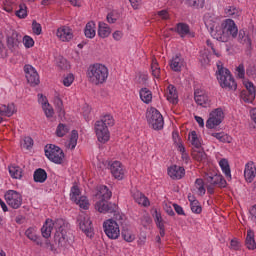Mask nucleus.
I'll return each instance as SVG.
<instances>
[{"label": "nucleus", "instance_id": "obj_31", "mask_svg": "<svg viewBox=\"0 0 256 256\" xmlns=\"http://www.w3.org/2000/svg\"><path fill=\"white\" fill-rule=\"evenodd\" d=\"M224 13L226 17H232V19H237V17L241 16V9L237 8V6H228L225 8Z\"/></svg>", "mask_w": 256, "mask_h": 256}, {"label": "nucleus", "instance_id": "obj_2", "mask_svg": "<svg viewBox=\"0 0 256 256\" xmlns=\"http://www.w3.org/2000/svg\"><path fill=\"white\" fill-rule=\"evenodd\" d=\"M88 81L93 85H101L109 77V69L103 64H94L89 66L87 72Z\"/></svg>", "mask_w": 256, "mask_h": 256}, {"label": "nucleus", "instance_id": "obj_20", "mask_svg": "<svg viewBox=\"0 0 256 256\" xmlns=\"http://www.w3.org/2000/svg\"><path fill=\"white\" fill-rule=\"evenodd\" d=\"M244 177L247 183H253L256 177V168L253 162H248L245 166Z\"/></svg>", "mask_w": 256, "mask_h": 256}, {"label": "nucleus", "instance_id": "obj_60", "mask_svg": "<svg viewBox=\"0 0 256 256\" xmlns=\"http://www.w3.org/2000/svg\"><path fill=\"white\" fill-rule=\"evenodd\" d=\"M36 245H38L39 247H43L44 249H49V251H55V246L51 244V241L49 240H45L44 243L41 240V244H36Z\"/></svg>", "mask_w": 256, "mask_h": 256}, {"label": "nucleus", "instance_id": "obj_18", "mask_svg": "<svg viewBox=\"0 0 256 256\" xmlns=\"http://www.w3.org/2000/svg\"><path fill=\"white\" fill-rule=\"evenodd\" d=\"M168 175L171 177V179H183V177H185V168L173 165L168 168Z\"/></svg>", "mask_w": 256, "mask_h": 256}, {"label": "nucleus", "instance_id": "obj_8", "mask_svg": "<svg viewBox=\"0 0 256 256\" xmlns=\"http://www.w3.org/2000/svg\"><path fill=\"white\" fill-rule=\"evenodd\" d=\"M104 233L109 239H119L121 235V230L119 229V224L113 219H108L103 223Z\"/></svg>", "mask_w": 256, "mask_h": 256}, {"label": "nucleus", "instance_id": "obj_36", "mask_svg": "<svg viewBox=\"0 0 256 256\" xmlns=\"http://www.w3.org/2000/svg\"><path fill=\"white\" fill-rule=\"evenodd\" d=\"M9 173L12 179H21L23 177V169L19 166H9Z\"/></svg>", "mask_w": 256, "mask_h": 256}, {"label": "nucleus", "instance_id": "obj_32", "mask_svg": "<svg viewBox=\"0 0 256 256\" xmlns=\"http://www.w3.org/2000/svg\"><path fill=\"white\" fill-rule=\"evenodd\" d=\"M14 113H15V104L13 103L8 105H2L0 107V115L4 117H12Z\"/></svg>", "mask_w": 256, "mask_h": 256}, {"label": "nucleus", "instance_id": "obj_33", "mask_svg": "<svg viewBox=\"0 0 256 256\" xmlns=\"http://www.w3.org/2000/svg\"><path fill=\"white\" fill-rule=\"evenodd\" d=\"M25 235L30 241H33L36 245H41V238L37 236V233L35 232L34 228H28L25 231Z\"/></svg>", "mask_w": 256, "mask_h": 256}, {"label": "nucleus", "instance_id": "obj_45", "mask_svg": "<svg viewBox=\"0 0 256 256\" xmlns=\"http://www.w3.org/2000/svg\"><path fill=\"white\" fill-rule=\"evenodd\" d=\"M68 133H69V126H67L63 123H60L57 126V129H56L57 137H65V135H67Z\"/></svg>", "mask_w": 256, "mask_h": 256}, {"label": "nucleus", "instance_id": "obj_13", "mask_svg": "<svg viewBox=\"0 0 256 256\" xmlns=\"http://www.w3.org/2000/svg\"><path fill=\"white\" fill-rule=\"evenodd\" d=\"M21 39H23V37L15 30H12L11 33L7 35V47L10 51H12V53L19 51Z\"/></svg>", "mask_w": 256, "mask_h": 256}, {"label": "nucleus", "instance_id": "obj_49", "mask_svg": "<svg viewBox=\"0 0 256 256\" xmlns=\"http://www.w3.org/2000/svg\"><path fill=\"white\" fill-rule=\"evenodd\" d=\"M195 187H196V189H198L200 195H205V193H206L205 180L203 181V179H201V178L196 179Z\"/></svg>", "mask_w": 256, "mask_h": 256}, {"label": "nucleus", "instance_id": "obj_57", "mask_svg": "<svg viewBox=\"0 0 256 256\" xmlns=\"http://www.w3.org/2000/svg\"><path fill=\"white\" fill-rule=\"evenodd\" d=\"M73 81H75V76H73V74H68L63 79V85L65 87H71V85L73 84Z\"/></svg>", "mask_w": 256, "mask_h": 256}, {"label": "nucleus", "instance_id": "obj_24", "mask_svg": "<svg viewBox=\"0 0 256 256\" xmlns=\"http://www.w3.org/2000/svg\"><path fill=\"white\" fill-rule=\"evenodd\" d=\"M245 246L250 251H255V249H256L255 232H253V230H251V229L247 230Z\"/></svg>", "mask_w": 256, "mask_h": 256}, {"label": "nucleus", "instance_id": "obj_23", "mask_svg": "<svg viewBox=\"0 0 256 256\" xmlns=\"http://www.w3.org/2000/svg\"><path fill=\"white\" fill-rule=\"evenodd\" d=\"M113 196V193L105 185H100L97 188L96 197H99L101 200H109Z\"/></svg>", "mask_w": 256, "mask_h": 256}, {"label": "nucleus", "instance_id": "obj_42", "mask_svg": "<svg viewBox=\"0 0 256 256\" xmlns=\"http://www.w3.org/2000/svg\"><path fill=\"white\" fill-rule=\"evenodd\" d=\"M212 137H215L220 141V143H231L232 138L225 134V132H220V133H212Z\"/></svg>", "mask_w": 256, "mask_h": 256}, {"label": "nucleus", "instance_id": "obj_64", "mask_svg": "<svg viewBox=\"0 0 256 256\" xmlns=\"http://www.w3.org/2000/svg\"><path fill=\"white\" fill-rule=\"evenodd\" d=\"M249 213L251 215L252 221H255L256 223V204L250 208Z\"/></svg>", "mask_w": 256, "mask_h": 256}, {"label": "nucleus", "instance_id": "obj_44", "mask_svg": "<svg viewBox=\"0 0 256 256\" xmlns=\"http://www.w3.org/2000/svg\"><path fill=\"white\" fill-rule=\"evenodd\" d=\"M121 236L127 243H133L135 241V236L129 229H122Z\"/></svg>", "mask_w": 256, "mask_h": 256}, {"label": "nucleus", "instance_id": "obj_3", "mask_svg": "<svg viewBox=\"0 0 256 256\" xmlns=\"http://www.w3.org/2000/svg\"><path fill=\"white\" fill-rule=\"evenodd\" d=\"M53 228L56 230L54 235V243L58 247H66L69 241V236L67 235V225H65V220L59 218L54 222L52 221Z\"/></svg>", "mask_w": 256, "mask_h": 256}, {"label": "nucleus", "instance_id": "obj_7", "mask_svg": "<svg viewBox=\"0 0 256 256\" xmlns=\"http://www.w3.org/2000/svg\"><path fill=\"white\" fill-rule=\"evenodd\" d=\"M45 156L49 161H52V163H55L56 165L63 164V159H65V153L63 150L54 144L46 145Z\"/></svg>", "mask_w": 256, "mask_h": 256}, {"label": "nucleus", "instance_id": "obj_4", "mask_svg": "<svg viewBox=\"0 0 256 256\" xmlns=\"http://www.w3.org/2000/svg\"><path fill=\"white\" fill-rule=\"evenodd\" d=\"M217 79L222 89L237 91V82H235V78H233L229 69L218 66Z\"/></svg>", "mask_w": 256, "mask_h": 256}, {"label": "nucleus", "instance_id": "obj_25", "mask_svg": "<svg viewBox=\"0 0 256 256\" xmlns=\"http://www.w3.org/2000/svg\"><path fill=\"white\" fill-rule=\"evenodd\" d=\"M51 231H53V220L46 219L41 228L42 237H44V239H49V237H51Z\"/></svg>", "mask_w": 256, "mask_h": 256}, {"label": "nucleus", "instance_id": "obj_59", "mask_svg": "<svg viewBox=\"0 0 256 256\" xmlns=\"http://www.w3.org/2000/svg\"><path fill=\"white\" fill-rule=\"evenodd\" d=\"M23 43L27 49H31V47H33V45H35V41L30 36H24Z\"/></svg>", "mask_w": 256, "mask_h": 256}, {"label": "nucleus", "instance_id": "obj_22", "mask_svg": "<svg viewBox=\"0 0 256 256\" xmlns=\"http://www.w3.org/2000/svg\"><path fill=\"white\" fill-rule=\"evenodd\" d=\"M183 67V57L181 54H176L170 61V68L176 73L181 72Z\"/></svg>", "mask_w": 256, "mask_h": 256}, {"label": "nucleus", "instance_id": "obj_28", "mask_svg": "<svg viewBox=\"0 0 256 256\" xmlns=\"http://www.w3.org/2000/svg\"><path fill=\"white\" fill-rule=\"evenodd\" d=\"M33 179L35 183H45L47 181V171L43 168H38L34 171Z\"/></svg>", "mask_w": 256, "mask_h": 256}, {"label": "nucleus", "instance_id": "obj_9", "mask_svg": "<svg viewBox=\"0 0 256 256\" xmlns=\"http://www.w3.org/2000/svg\"><path fill=\"white\" fill-rule=\"evenodd\" d=\"M223 119H225V114L223 113V109L217 108L213 110L209 114V118L206 121L207 129H215V127H219V125L223 123Z\"/></svg>", "mask_w": 256, "mask_h": 256}, {"label": "nucleus", "instance_id": "obj_61", "mask_svg": "<svg viewBox=\"0 0 256 256\" xmlns=\"http://www.w3.org/2000/svg\"><path fill=\"white\" fill-rule=\"evenodd\" d=\"M239 79H245V66L243 64H239L236 68Z\"/></svg>", "mask_w": 256, "mask_h": 256}, {"label": "nucleus", "instance_id": "obj_62", "mask_svg": "<svg viewBox=\"0 0 256 256\" xmlns=\"http://www.w3.org/2000/svg\"><path fill=\"white\" fill-rule=\"evenodd\" d=\"M54 103L57 107V110L61 113V111H63V100H61L59 96H56L54 98Z\"/></svg>", "mask_w": 256, "mask_h": 256}, {"label": "nucleus", "instance_id": "obj_52", "mask_svg": "<svg viewBox=\"0 0 256 256\" xmlns=\"http://www.w3.org/2000/svg\"><path fill=\"white\" fill-rule=\"evenodd\" d=\"M246 75L250 79H256V67L254 64H250L246 69Z\"/></svg>", "mask_w": 256, "mask_h": 256}, {"label": "nucleus", "instance_id": "obj_17", "mask_svg": "<svg viewBox=\"0 0 256 256\" xmlns=\"http://www.w3.org/2000/svg\"><path fill=\"white\" fill-rule=\"evenodd\" d=\"M194 100L196 101L197 105H200L201 107H207L211 103L209 96H207V94H205V92L202 90H196L194 92Z\"/></svg>", "mask_w": 256, "mask_h": 256}, {"label": "nucleus", "instance_id": "obj_43", "mask_svg": "<svg viewBox=\"0 0 256 256\" xmlns=\"http://www.w3.org/2000/svg\"><path fill=\"white\" fill-rule=\"evenodd\" d=\"M219 165L226 177H231V168L229 167V161L223 158L220 160Z\"/></svg>", "mask_w": 256, "mask_h": 256}, {"label": "nucleus", "instance_id": "obj_48", "mask_svg": "<svg viewBox=\"0 0 256 256\" xmlns=\"http://www.w3.org/2000/svg\"><path fill=\"white\" fill-rule=\"evenodd\" d=\"M153 217H154V221L156 223V226L158 228L165 226V221H163V217L161 216V212L155 210L154 214H153Z\"/></svg>", "mask_w": 256, "mask_h": 256}, {"label": "nucleus", "instance_id": "obj_46", "mask_svg": "<svg viewBox=\"0 0 256 256\" xmlns=\"http://www.w3.org/2000/svg\"><path fill=\"white\" fill-rule=\"evenodd\" d=\"M76 205H79L80 209H89V200H87V197L81 196L77 199V201H74Z\"/></svg>", "mask_w": 256, "mask_h": 256}, {"label": "nucleus", "instance_id": "obj_10", "mask_svg": "<svg viewBox=\"0 0 256 256\" xmlns=\"http://www.w3.org/2000/svg\"><path fill=\"white\" fill-rule=\"evenodd\" d=\"M4 197L7 205L12 209H19L23 205V196L15 190H8Z\"/></svg>", "mask_w": 256, "mask_h": 256}, {"label": "nucleus", "instance_id": "obj_21", "mask_svg": "<svg viewBox=\"0 0 256 256\" xmlns=\"http://www.w3.org/2000/svg\"><path fill=\"white\" fill-rule=\"evenodd\" d=\"M80 229L87 235L88 237H93V223L89 218H83L80 223Z\"/></svg>", "mask_w": 256, "mask_h": 256}, {"label": "nucleus", "instance_id": "obj_27", "mask_svg": "<svg viewBox=\"0 0 256 256\" xmlns=\"http://www.w3.org/2000/svg\"><path fill=\"white\" fill-rule=\"evenodd\" d=\"M98 35L101 39H107L111 35V28L105 22H99L98 24Z\"/></svg>", "mask_w": 256, "mask_h": 256}, {"label": "nucleus", "instance_id": "obj_47", "mask_svg": "<svg viewBox=\"0 0 256 256\" xmlns=\"http://www.w3.org/2000/svg\"><path fill=\"white\" fill-rule=\"evenodd\" d=\"M81 196V190L79 189V186L74 185L71 188V193H70V199L71 201H77L79 197Z\"/></svg>", "mask_w": 256, "mask_h": 256}, {"label": "nucleus", "instance_id": "obj_26", "mask_svg": "<svg viewBox=\"0 0 256 256\" xmlns=\"http://www.w3.org/2000/svg\"><path fill=\"white\" fill-rule=\"evenodd\" d=\"M192 158L198 161V163H205L207 162V153H205L203 148L192 150Z\"/></svg>", "mask_w": 256, "mask_h": 256}, {"label": "nucleus", "instance_id": "obj_1", "mask_svg": "<svg viewBox=\"0 0 256 256\" xmlns=\"http://www.w3.org/2000/svg\"><path fill=\"white\" fill-rule=\"evenodd\" d=\"M113 125H115V119L110 114L102 116L100 120L95 122L94 129L100 143L109 141L111 137L109 127H113Z\"/></svg>", "mask_w": 256, "mask_h": 256}, {"label": "nucleus", "instance_id": "obj_14", "mask_svg": "<svg viewBox=\"0 0 256 256\" xmlns=\"http://www.w3.org/2000/svg\"><path fill=\"white\" fill-rule=\"evenodd\" d=\"M24 73L25 77L27 79V82L31 87H37L41 81L39 80V73H37V70H35L34 67H32L29 64H26L24 66Z\"/></svg>", "mask_w": 256, "mask_h": 256}, {"label": "nucleus", "instance_id": "obj_53", "mask_svg": "<svg viewBox=\"0 0 256 256\" xmlns=\"http://www.w3.org/2000/svg\"><path fill=\"white\" fill-rule=\"evenodd\" d=\"M246 92L250 93V99H253V94L256 95V88L255 85H253V82H246L245 83Z\"/></svg>", "mask_w": 256, "mask_h": 256}, {"label": "nucleus", "instance_id": "obj_56", "mask_svg": "<svg viewBox=\"0 0 256 256\" xmlns=\"http://www.w3.org/2000/svg\"><path fill=\"white\" fill-rule=\"evenodd\" d=\"M46 117H53L55 115V111L53 110V107H51V104H46L42 107Z\"/></svg>", "mask_w": 256, "mask_h": 256}, {"label": "nucleus", "instance_id": "obj_5", "mask_svg": "<svg viewBox=\"0 0 256 256\" xmlns=\"http://www.w3.org/2000/svg\"><path fill=\"white\" fill-rule=\"evenodd\" d=\"M205 186L209 195L215 194V189H225L227 187V180L221 174H215L209 176L208 174L204 177Z\"/></svg>", "mask_w": 256, "mask_h": 256}, {"label": "nucleus", "instance_id": "obj_16", "mask_svg": "<svg viewBox=\"0 0 256 256\" xmlns=\"http://www.w3.org/2000/svg\"><path fill=\"white\" fill-rule=\"evenodd\" d=\"M110 171L115 179L121 181L125 177V170H123V165L119 161H114L110 165Z\"/></svg>", "mask_w": 256, "mask_h": 256}, {"label": "nucleus", "instance_id": "obj_30", "mask_svg": "<svg viewBox=\"0 0 256 256\" xmlns=\"http://www.w3.org/2000/svg\"><path fill=\"white\" fill-rule=\"evenodd\" d=\"M168 95L167 99L169 103H172V105H177L179 103V96L177 95V89L173 85L168 86Z\"/></svg>", "mask_w": 256, "mask_h": 256}, {"label": "nucleus", "instance_id": "obj_58", "mask_svg": "<svg viewBox=\"0 0 256 256\" xmlns=\"http://www.w3.org/2000/svg\"><path fill=\"white\" fill-rule=\"evenodd\" d=\"M136 203H138V205H142L143 207H149L150 205L149 198L144 196V194H142L141 197L137 199Z\"/></svg>", "mask_w": 256, "mask_h": 256}, {"label": "nucleus", "instance_id": "obj_50", "mask_svg": "<svg viewBox=\"0 0 256 256\" xmlns=\"http://www.w3.org/2000/svg\"><path fill=\"white\" fill-rule=\"evenodd\" d=\"M15 14L16 17H19V19H25V17H27V6L25 4H20L19 9Z\"/></svg>", "mask_w": 256, "mask_h": 256}, {"label": "nucleus", "instance_id": "obj_15", "mask_svg": "<svg viewBox=\"0 0 256 256\" xmlns=\"http://www.w3.org/2000/svg\"><path fill=\"white\" fill-rule=\"evenodd\" d=\"M171 31L177 33L182 39L185 37H195V32H191L189 24L179 22L174 28H171Z\"/></svg>", "mask_w": 256, "mask_h": 256}, {"label": "nucleus", "instance_id": "obj_12", "mask_svg": "<svg viewBox=\"0 0 256 256\" xmlns=\"http://www.w3.org/2000/svg\"><path fill=\"white\" fill-rule=\"evenodd\" d=\"M95 209L99 213H117L119 207L117 204L109 202V200H100L95 204Z\"/></svg>", "mask_w": 256, "mask_h": 256}, {"label": "nucleus", "instance_id": "obj_51", "mask_svg": "<svg viewBox=\"0 0 256 256\" xmlns=\"http://www.w3.org/2000/svg\"><path fill=\"white\" fill-rule=\"evenodd\" d=\"M255 95L256 94H253V97L251 99V92H247V91L243 90L241 92V99H243V101L245 103H253V101H255Z\"/></svg>", "mask_w": 256, "mask_h": 256}, {"label": "nucleus", "instance_id": "obj_35", "mask_svg": "<svg viewBox=\"0 0 256 256\" xmlns=\"http://www.w3.org/2000/svg\"><path fill=\"white\" fill-rule=\"evenodd\" d=\"M189 140H190L191 144L193 145L192 150L203 149L201 147V140H199V137L197 136L196 131H192L189 134Z\"/></svg>", "mask_w": 256, "mask_h": 256}, {"label": "nucleus", "instance_id": "obj_38", "mask_svg": "<svg viewBox=\"0 0 256 256\" xmlns=\"http://www.w3.org/2000/svg\"><path fill=\"white\" fill-rule=\"evenodd\" d=\"M188 7L192 9H203L205 7V0H184Z\"/></svg>", "mask_w": 256, "mask_h": 256}, {"label": "nucleus", "instance_id": "obj_54", "mask_svg": "<svg viewBox=\"0 0 256 256\" xmlns=\"http://www.w3.org/2000/svg\"><path fill=\"white\" fill-rule=\"evenodd\" d=\"M32 31H33L34 35H41V33H43V28L41 27V24H39L37 21L33 20Z\"/></svg>", "mask_w": 256, "mask_h": 256}, {"label": "nucleus", "instance_id": "obj_40", "mask_svg": "<svg viewBox=\"0 0 256 256\" xmlns=\"http://www.w3.org/2000/svg\"><path fill=\"white\" fill-rule=\"evenodd\" d=\"M77 139H79V133L77 130H72L70 140L67 144L68 149H75L77 147Z\"/></svg>", "mask_w": 256, "mask_h": 256}, {"label": "nucleus", "instance_id": "obj_37", "mask_svg": "<svg viewBox=\"0 0 256 256\" xmlns=\"http://www.w3.org/2000/svg\"><path fill=\"white\" fill-rule=\"evenodd\" d=\"M216 41H220L221 43H227L229 41V38L227 37V34H225V31L223 30V27L220 25L219 27H216Z\"/></svg>", "mask_w": 256, "mask_h": 256}, {"label": "nucleus", "instance_id": "obj_63", "mask_svg": "<svg viewBox=\"0 0 256 256\" xmlns=\"http://www.w3.org/2000/svg\"><path fill=\"white\" fill-rule=\"evenodd\" d=\"M23 147L25 149H30V147H33V138L27 136L24 138Z\"/></svg>", "mask_w": 256, "mask_h": 256}, {"label": "nucleus", "instance_id": "obj_29", "mask_svg": "<svg viewBox=\"0 0 256 256\" xmlns=\"http://www.w3.org/2000/svg\"><path fill=\"white\" fill-rule=\"evenodd\" d=\"M96 25L95 22L90 21L86 24L85 29H84V35L87 37V39H93L96 35Z\"/></svg>", "mask_w": 256, "mask_h": 256}, {"label": "nucleus", "instance_id": "obj_34", "mask_svg": "<svg viewBox=\"0 0 256 256\" xmlns=\"http://www.w3.org/2000/svg\"><path fill=\"white\" fill-rule=\"evenodd\" d=\"M140 98L143 103L149 104L151 103V101H153V94L151 93V90L147 88H142L140 90Z\"/></svg>", "mask_w": 256, "mask_h": 256}, {"label": "nucleus", "instance_id": "obj_55", "mask_svg": "<svg viewBox=\"0 0 256 256\" xmlns=\"http://www.w3.org/2000/svg\"><path fill=\"white\" fill-rule=\"evenodd\" d=\"M190 207H191L192 213H196L197 215H199V213H201V211H203V208L201 207L199 200L194 201L192 204H190Z\"/></svg>", "mask_w": 256, "mask_h": 256}, {"label": "nucleus", "instance_id": "obj_39", "mask_svg": "<svg viewBox=\"0 0 256 256\" xmlns=\"http://www.w3.org/2000/svg\"><path fill=\"white\" fill-rule=\"evenodd\" d=\"M238 41L246 45L247 49H251V38H249L244 30H240L238 34Z\"/></svg>", "mask_w": 256, "mask_h": 256}, {"label": "nucleus", "instance_id": "obj_41", "mask_svg": "<svg viewBox=\"0 0 256 256\" xmlns=\"http://www.w3.org/2000/svg\"><path fill=\"white\" fill-rule=\"evenodd\" d=\"M151 70L153 77H155L156 79H159V77H161V68L159 67V63L157 62L156 58L152 59Z\"/></svg>", "mask_w": 256, "mask_h": 256}, {"label": "nucleus", "instance_id": "obj_6", "mask_svg": "<svg viewBox=\"0 0 256 256\" xmlns=\"http://www.w3.org/2000/svg\"><path fill=\"white\" fill-rule=\"evenodd\" d=\"M146 119L148 124L155 131H161V129H163V125H165L163 115H161V112H159V110H157L155 107H150L147 109Z\"/></svg>", "mask_w": 256, "mask_h": 256}, {"label": "nucleus", "instance_id": "obj_11", "mask_svg": "<svg viewBox=\"0 0 256 256\" xmlns=\"http://www.w3.org/2000/svg\"><path fill=\"white\" fill-rule=\"evenodd\" d=\"M221 27L224 30L226 37L229 39H235L239 34V29L237 28V24L232 19H226L221 23Z\"/></svg>", "mask_w": 256, "mask_h": 256}, {"label": "nucleus", "instance_id": "obj_19", "mask_svg": "<svg viewBox=\"0 0 256 256\" xmlns=\"http://www.w3.org/2000/svg\"><path fill=\"white\" fill-rule=\"evenodd\" d=\"M56 35L61 41H71V39H73V30L69 27L63 26L58 28Z\"/></svg>", "mask_w": 256, "mask_h": 256}]
</instances>
